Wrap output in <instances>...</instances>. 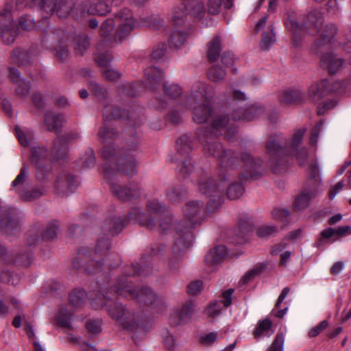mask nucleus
I'll list each match as a JSON object with an SVG mask.
<instances>
[{"label":"nucleus","instance_id":"obj_1","mask_svg":"<svg viewBox=\"0 0 351 351\" xmlns=\"http://www.w3.org/2000/svg\"><path fill=\"white\" fill-rule=\"evenodd\" d=\"M117 136L116 130L106 125L101 127L98 132L99 141L105 144L101 150V156L106 160L102 167V172L108 180L112 193L119 199L127 201L138 197L140 195L139 189L137 186L123 187L119 182L122 173L132 176L137 172L135 156L138 153L140 139L132 132L126 139L124 156L119 158L114 147L110 145Z\"/></svg>","mask_w":351,"mask_h":351},{"label":"nucleus","instance_id":"obj_2","mask_svg":"<svg viewBox=\"0 0 351 351\" xmlns=\"http://www.w3.org/2000/svg\"><path fill=\"white\" fill-rule=\"evenodd\" d=\"M306 131L305 128L295 130L291 139L282 144V138L280 135L270 136L266 147L269 153L271 167L276 173H280L284 169L289 155L294 156L300 165H305L308 159V151L302 145L303 136Z\"/></svg>","mask_w":351,"mask_h":351},{"label":"nucleus","instance_id":"obj_3","mask_svg":"<svg viewBox=\"0 0 351 351\" xmlns=\"http://www.w3.org/2000/svg\"><path fill=\"white\" fill-rule=\"evenodd\" d=\"M208 86L204 82H197L192 88L187 98V106L193 109V119L198 124L209 122L212 130L221 131L224 128L229 119L223 114L215 113L209 101L212 98Z\"/></svg>","mask_w":351,"mask_h":351},{"label":"nucleus","instance_id":"obj_4","mask_svg":"<svg viewBox=\"0 0 351 351\" xmlns=\"http://www.w3.org/2000/svg\"><path fill=\"white\" fill-rule=\"evenodd\" d=\"M203 208L204 204L197 201H191L186 204L184 213L185 220L188 221L189 224H180L176 232L173 247V253L176 255L191 245L193 234L189 229L199 223L198 215Z\"/></svg>","mask_w":351,"mask_h":351},{"label":"nucleus","instance_id":"obj_5","mask_svg":"<svg viewBox=\"0 0 351 351\" xmlns=\"http://www.w3.org/2000/svg\"><path fill=\"white\" fill-rule=\"evenodd\" d=\"M147 210L152 215L156 216H148L141 213L138 208L133 209L128 217L130 220H134L140 225L149 230H157L165 233L171 227L172 219L169 215L162 216L159 215L165 208V206L161 204L158 200H153L147 204Z\"/></svg>","mask_w":351,"mask_h":351},{"label":"nucleus","instance_id":"obj_6","mask_svg":"<svg viewBox=\"0 0 351 351\" xmlns=\"http://www.w3.org/2000/svg\"><path fill=\"white\" fill-rule=\"evenodd\" d=\"M119 25L118 30L114 36V41L121 43L134 28L135 22L130 10L123 9L115 16V19H108L101 25L100 29V35L103 38H106L112 31L115 24Z\"/></svg>","mask_w":351,"mask_h":351},{"label":"nucleus","instance_id":"obj_7","mask_svg":"<svg viewBox=\"0 0 351 351\" xmlns=\"http://www.w3.org/2000/svg\"><path fill=\"white\" fill-rule=\"evenodd\" d=\"M307 19L310 25L317 31V38L315 43V46L317 48L316 53H323L324 49H328L334 38L337 28L332 24L323 26L322 14L317 10L311 11L307 15Z\"/></svg>","mask_w":351,"mask_h":351},{"label":"nucleus","instance_id":"obj_8","mask_svg":"<svg viewBox=\"0 0 351 351\" xmlns=\"http://www.w3.org/2000/svg\"><path fill=\"white\" fill-rule=\"evenodd\" d=\"M68 36L62 29L47 28L43 32L42 43L45 48L51 49L54 56L61 60H66L69 56L68 50Z\"/></svg>","mask_w":351,"mask_h":351},{"label":"nucleus","instance_id":"obj_9","mask_svg":"<svg viewBox=\"0 0 351 351\" xmlns=\"http://www.w3.org/2000/svg\"><path fill=\"white\" fill-rule=\"evenodd\" d=\"M108 296H104V302L99 304L101 306H106L107 310L112 319H116L119 322L123 327L128 330L134 332L132 335V338L135 339L137 336L135 335V332L145 333V330L143 322L136 323L134 315L131 314L127 309H125L120 304H114L113 306H111L108 304Z\"/></svg>","mask_w":351,"mask_h":351},{"label":"nucleus","instance_id":"obj_10","mask_svg":"<svg viewBox=\"0 0 351 351\" xmlns=\"http://www.w3.org/2000/svg\"><path fill=\"white\" fill-rule=\"evenodd\" d=\"M218 132L213 130L211 132H208V131L199 129L197 132V136L199 141H202L205 152L221 160L220 165L221 167H230L234 161L232 154L226 152L219 143L213 141L208 136L210 134L217 136Z\"/></svg>","mask_w":351,"mask_h":351},{"label":"nucleus","instance_id":"obj_11","mask_svg":"<svg viewBox=\"0 0 351 351\" xmlns=\"http://www.w3.org/2000/svg\"><path fill=\"white\" fill-rule=\"evenodd\" d=\"M227 179L221 178L218 182L210 178L199 182V186L201 193L210 197L207 204L208 209L210 211L217 209L221 205V200L219 195L226 187L227 180H229V175H227Z\"/></svg>","mask_w":351,"mask_h":351},{"label":"nucleus","instance_id":"obj_12","mask_svg":"<svg viewBox=\"0 0 351 351\" xmlns=\"http://www.w3.org/2000/svg\"><path fill=\"white\" fill-rule=\"evenodd\" d=\"M113 290L118 295H123L136 299L141 303L152 304L156 298V294L148 287L136 291L132 289L126 279H121L115 285Z\"/></svg>","mask_w":351,"mask_h":351},{"label":"nucleus","instance_id":"obj_13","mask_svg":"<svg viewBox=\"0 0 351 351\" xmlns=\"http://www.w3.org/2000/svg\"><path fill=\"white\" fill-rule=\"evenodd\" d=\"M0 34L6 45L13 43L18 34V27L12 19L8 5L0 12Z\"/></svg>","mask_w":351,"mask_h":351},{"label":"nucleus","instance_id":"obj_14","mask_svg":"<svg viewBox=\"0 0 351 351\" xmlns=\"http://www.w3.org/2000/svg\"><path fill=\"white\" fill-rule=\"evenodd\" d=\"M110 3H114L112 0H93L84 1L81 4L80 13H75L76 18L82 17L86 13L88 14L105 15L110 12Z\"/></svg>","mask_w":351,"mask_h":351},{"label":"nucleus","instance_id":"obj_15","mask_svg":"<svg viewBox=\"0 0 351 351\" xmlns=\"http://www.w3.org/2000/svg\"><path fill=\"white\" fill-rule=\"evenodd\" d=\"M57 230L58 227L53 224L47 226L41 231L34 229L31 230L27 236L26 244L29 246H33L41 241L52 240L57 236Z\"/></svg>","mask_w":351,"mask_h":351},{"label":"nucleus","instance_id":"obj_16","mask_svg":"<svg viewBox=\"0 0 351 351\" xmlns=\"http://www.w3.org/2000/svg\"><path fill=\"white\" fill-rule=\"evenodd\" d=\"M78 186V182L72 175L64 173L58 176L55 181L56 190L64 195H69L73 192Z\"/></svg>","mask_w":351,"mask_h":351},{"label":"nucleus","instance_id":"obj_17","mask_svg":"<svg viewBox=\"0 0 351 351\" xmlns=\"http://www.w3.org/2000/svg\"><path fill=\"white\" fill-rule=\"evenodd\" d=\"M40 51L36 46L32 47L27 52L21 49L13 51L11 58L13 62L23 65L30 64L40 56Z\"/></svg>","mask_w":351,"mask_h":351},{"label":"nucleus","instance_id":"obj_18","mask_svg":"<svg viewBox=\"0 0 351 351\" xmlns=\"http://www.w3.org/2000/svg\"><path fill=\"white\" fill-rule=\"evenodd\" d=\"M329 92V82L322 80L313 83L308 88V97L314 103L319 102Z\"/></svg>","mask_w":351,"mask_h":351},{"label":"nucleus","instance_id":"obj_19","mask_svg":"<svg viewBox=\"0 0 351 351\" xmlns=\"http://www.w3.org/2000/svg\"><path fill=\"white\" fill-rule=\"evenodd\" d=\"M9 77L11 81L16 85V93L21 97H26L29 93V84L25 82L21 77L17 69L10 67L9 69Z\"/></svg>","mask_w":351,"mask_h":351},{"label":"nucleus","instance_id":"obj_20","mask_svg":"<svg viewBox=\"0 0 351 351\" xmlns=\"http://www.w3.org/2000/svg\"><path fill=\"white\" fill-rule=\"evenodd\" d=\"M343 63V59L332 52L324 53L320 61L322 67L330 74L336 73L341 68Z\"/></svg>","mask_w":351,"mask_h":351},{"label":"nucleus","instance_id":"obj_21","mask_svg":"<svg viewBox=\"0 0 351 351\" xmlns=\"http://www.w3.org/2000/svg\"><path fill=\"white\" fill-rule=\"evenodd\" d=\"M256 228V222L252 218L241 219L238 226L234 230V234L238 239V243H242L245 241V237L248 233Z\"/></svg>","mask_w":351,"mask_h":351},{"label":"nucleus","instance_id":"obj_22","mask_svg":"<svg viewBox=\"0 0 351 351\" xmlns=\"http://www.w3.org/2000/svg\"><path fill=\"white\" fill-rule=\"evenodd\" d=\"M64 121V117L60 114L53 112H47L45 114L44 122L49 131L59 132Z\"/></svg>","mask_w":351,"mask_h":351},{"label":"nucleus","instance_id":"obj_23","mask_svg":"<svg viewBox=\"0 0 351 351\" xmlns=\"http://www.w3.org/2000/svg\"><path fill=\"white\" fill-rule=\"evenodd\" d=\"M242 160L245 163L246 166L249 168V169L246 170V179H257L258 173L256 169L261 166V160L254 159L249 154L245 153L242 155Z\"/></svg>","mask_w":351,"mask_h":351},{"label":"nucleus","instance_id":"obj_24","mask_svg":"<svg viewBox=\"0 0 351 351\" xmlns=\"http://www.w3.org/2000/svg\"><path fill=\"white\" fill-rule=\"evenodd\" d=\"M228 255L225 245H219L212 249L206 256V262L209 265H213L222 261Z\"/></svg>","mask_w":351,"mask_h":351},{"label":"nucleus","instance_id":"obj_25","mask_svg":"<svg viewBox=\"0 0 351 351\" xmlns=\"http://www.w3.org/2000/svg\"><path fill=\"white\" fill-rule=\"evenodd\" d=\"M317 193L313 190L305 189L295 198L294 208L296 210H303L306 208L311 201L315 197Z\"/></svg>","mask_w":351,"mask_h":351},{"label":"nucleus","instance_id":"obj_26","mask_svg":"<svg viewBox=\"0 0 351 351\" xmlns=\"http://www.w3.org/2000/svg\"><path fill=\"white\" fill-rule=\"evenodd\" d=\"M302 95L300 90L297 89H289L282 92L280 97L279 101L284 106H289L295 104L301 101Z\"/></svg>","mask_w":351,"mask_h":351},{"label":"nucleus","instance_id":"obj_27","mask_svg":"<svg viewBox=\"0 0 351 351\" xmlns=\"http://www.w3.org/2000/svg\"><path fill=\"white\" fill-rule=\"evenodd\" d=\"M27 171L25 167L21 169L20 173L16 177L12 183V190L19 196L25 191L27 185Z\"/></svg>","mask_w":351,"mask_h":351},{"label":"nucleus","instance_id":"obj_28","mask_svg":"<svg viewBox=\"0 0 351 351\" xmlns=\"http://www.w3.org/2000/svg\"><path fill=\"white\" fill-rule=\"evenodd\" d=\"M188 14L196 19H201L205 14V8L202 0H194L185 5Z\"/></svg>","mask_w":351,"mask_h":351},{"label":"nucleus","instance_id":"obj_29","mask_svg":"<svg viewBox=\"0 0 351 351\" xmlns=\"http://www.w3.org/2000/svg\"><path fill=\"white\" fill-rule=\"evenodd\" d=\"M72 315L73 313L66 307L62 306L56 317V321L60 327L71 330L73 328L71 323Z\"/></svg>","mask_w":351,"mask_h":351},{"label":"nucleus","instance_id":"obj_30","mask_svg":"<svg viewBox=\"0 0 351 351\" xmlns=\"http://www.w3.org/2000/svg\"><path fill=\"white\" fill-rule=\"evenodd\" d=\"M125 221L120 217L108 219L105 222V229L112 235L119 234L124 228Z\"/></svg>","mask_w":351,"mask_h":351},{"label":"nucleus","instance_id":"obj_31","mask_svg":"<svg viewBox=\"0 0 351 351\" xmlns=\"http://www.w3.org/2000/svg\"><path fill=\"white\" fill-rule=\"evenodd\" d=\"M145 75L152 88H156L155 85L158 84L162 78V73L156 67L147 69Z\"/></svg>","mask_w":351,"mask_h":351},{"label":"nucleus","instance_id":"obj_32","mask_svg":"<svg viewBox=\"0 0 351 351\" xmlns=\"http://www.w3.org/2000/svg\"><path fill=\"white\" fill-rule=\"evenodd\" d=\"M48 156V152L45 147H35L32 149L30 160L32 163L39 165Z\"/></svg>","mask_w":351,"mask_h":351},{"label":"nucleus","instance_id":"obj_33","mask_svg":"<svg viewBox=\"0 0 351 351\" xmlns=\"http://www.w3.org/2000/svg\"><path fill=\"white\" fill-rule=\"evenodd\" d=\"M177 149L181 156L187 155L191 151V139L187 135L180 136L177 141Z\"/></svg>","mask_w":351,"mask_h":351},{"label":"nucleus","instance_id":"obj_34","mask_svg":"<svg viewBox=\"0 0 351 351\" xmlns=\"http://www.w3.org/2000/svg\"><path fill=\"white\" fill-rule=\"evenodd\" d=\"M221 40L219 37H216L213 41L208 45V57L210 61H215L219 55L221 51Z\"/></svg>","mask_w":351,"mask_h":351},{"label":"nucleus","instance_id":"obj_35","mask_svg":"<svg viewBox=\"0 0 351 351\" xmlns=\"http://www.w3.org/2000/svg\"><path fill=\"white\" fill-rule=\"evenodd\" d=\"M89 47L88 38L85 35L77 36L75 38V51L77 54L82 56Z\"/></svg>","mask_w":351,"mask_h":351},{"label":"nucleus","instance_id":"obj_36","mask_svg":"<svg viewBox=\"0 0 351 351\" xmlns=\"http://www.w3.org/2000/svg\"><path fill=\"white\" fill-rule=\"evenodd\" d=\"M193 311V306L191 302H187L180 309L177 310L175 313L176 316L178 317V321L175 324H179L181 321L184 320L189 317Z\"/></svg>","mask_w":351,"mask_h":351},{"label":"nucleus","instance_id":"obj_37","mask_svg":"<svg viewBox=\"0 0 351 351\" xmlns=\"http://www.w3.org/2000/svg\"><path fill=\"white\" fill-rule=\"evenodd\" d=\"M186 191L180 186L170 189L167 193V197L172 203H176L181 200Z\"/></svg>","mask_w":351,"mask_h":351},{"label":"nucleus","instance_id":"obj_38","mask_svg":"<svg viewBox=\"0 0 351 351\" xmlns=\"http://www.w3.org/2000/svg\"><path fill=\"white\" fill-rule=\"evenodd\" d=\"M243 193V187L240 182L232 183L227 189V196L230 199H236L240 197Z\"/></svg>","mask_w":351,"mask_h":351},{"label":"nucleus","instance_id":"obj_39","mask_svg":"<svg viewBox=\"0 0 351 351\" xmlns=\"http://www.w3.org/2000/svg\"><path fill=\"white\" fill-rule=\"evenodd\" d=\"M186 40V36L182 32L175 30L170 35L168 44L170 47H178L182 45Z\"/></svg>","mask_w":351,"mask_h":351},{"label":"nucleus","instance_id":"obj_40","mask_svg":"<svg viewBox=\"0 0 351 351\" xmlns=\"http://www.w3.org/2000/svg\"><path fill=\"white\" fill-rule=\"evenodd\" d=\"M262 271L263 269L261 266H258L247 272L241 279V281L239 282L240 286L241 287L252 282L254 279L261 274Z\"/></svg>","mask_w":351,"mask_h":351},{"label":"nucleus","instance_id":"obj_41","mask_svg":"<svg viewBox=\"0 0 351 351\" xmlns=\"http://www.w3.org/2000/svg\"><path fill=\"white\" fill-rule=\"evenodd\" d=\"M86 293L83 290H74L72 291L70 294L69 297V301L70 303L75 306L79 307L80 306L85 298Z\"/></svg>","mask_w":351,"mask_h":351},{"label":"nucleus","instance_id":"obj_42","mask_svg":"<svg viewBox=\"0 0 351 351\" xmlns=\"http://www.w3.org/2000/svg\"><path fill=\"white\" fill-rule=\"evenodd\" d=\"M210 80L217 82H221L226 77V72L221 67L213 66L210 68L208 73Z\"/></svg>","mask_w":351,"mask_h":351},{"label":"nucleus","instance_id":"obj_43","mask_svg":"<svg viewBox=\"0 0 351 351\" xmlns=\"http://www.w3.org/2000/svg\"><path fill=\"white\" fill-rule=\"evenodd\" d=\"M109 112L111 113L110 116L114 119L128 117L127 112L124 110L119 108H114L112 109L111 108H106L105 109V114L104 117V121H106L108 119V114Z\"/></svg>","mask_w":351,"mask_h":351},{"label":"nucleus","instance_id":"obj_44","mask_svg":"<svg viewBox=\"0 0 351 351\" xmlns=\"http://www.w3.org/2000/svg\"><path fill=\"white\" fill-rule=\"evenodd\" d=\"M82 162V168L87 169L93 167L95 165V157L92 149H88L81 158Z\"/></svg>","mask_w":351,"mask_h":351},{"label":"nucleus","instance_id":"obj_45","mask_svg":"<svg viewBox=\"0 0 351 351\" xmlns=\"http://www.w3.org/2000/svg\"><path fill=\"white\" fill-rule=\"evenodd\" d=\"M44 193L43 189L40 188L34 189L31 191H24L20 197L24 201H32L42 196Z\"/></svg>","mask_w":351,"mask_h":351},{"label":"nucleus","instance_id":"obj_46","mask_svg":"<svg viewBox=\"0 0 351 351\" xmlns=\"http://www.w3.org/2000/svg\"><path fill=\"white\" fill-rule=\"evenodd\" d=\"M289 23L290 25L287 23L286 26L291 29L293 34V40L295 42L298 36L300 35V32L306 30V27L291 19H289Z\"/></svg>","mask_w":351,"mask_h":351},{"label":"nucleus","instance_id":"obj_47","mask_svg":"<svg viewBox=\"0 0 351 351\" xmlns=\"http://www.w3.org/2000/svg\"><path fill=\"white\" fill-rule=\"evenodd\" d=\"M112 57L108 51L98 53L95 57L96 62L101 67L106 69L111 62Z\"/></svg>","mask_w":351,"mask_h":351},{"label":"nucleus","instance_id":"obj_48","mask_svg":"<svg viewBox=\"0 0 351 351\" xmlns=\"http://www.w3.org/2000/svg\"><path fill=\"white\" fill-rule=\"evenodd\" d=\"M164 91L171 98H176L182 93L181 88L176 84H165Z\"/></svg>","mask_w":351,"mask_h":351},{"label":"nucleus","instance_id":"obj_49","mask_svg":"<svg viewBox=\"0 0 351 351\" xmlns=\"http://www.w3.org/2000/svg\"><path fill=\"white\" fill-rule=\"evenodd\" d=\"M19 25L25 30H31L35 27V22L31 16L25 15L21 16Z\"/></svg>","mask_w":351,"mask_h":351},{"label":"nucleus","instance_id":"obj_50","mask_svg":"<svg viewBox=\"0 0 351 351\" xmlns=\"http://www.w3.org/2000/svg\"><path fill=\"white\" fill-rule=\"evenodd\" d=\"M184 16V12L182 8H175L172 10L171 19L173 23L176 25H179L183 23V19Z\"/></svg>","mask_w":351,"mask_h":351},{"label":"nucleus","instance_id":"obj_51","mask_svg":"<svg viewBox=\"0 0 351 351\" xmlns=\"http://www.w3.org/2000/svg\"><path fill=\"white\" fill-rule=\"evenodd\" d=\"M284 345V335L282 333H278L268 351H282Z\"/></svg>","mask_w":351,"mask_h":351},{"label":"nucleus","instance_id":"obj_52","mask_svg":"<svg viewBox=\"0 0 351 351\" xmlns=\"http://www.w3.org/2000/svg\"><path fill=\"white\" fill-rule=\"evenodd\" d=\"M19 143L23 146H28L32 143L33 137L31 134H26L23 131L16 129Z\"/></svg>","mask_w":351,"mask_h":351},{"label":"nucleus","instance_id":"obj_53","mask_svg":"<svg viewBox=\"0 0 351 351\" xmlns=\"http://www.w3.org/2000/svg\"><path fill=\"white\" fill-rule=\"evenodd\" d=\"M221 307V303H219L218 302H211L209 306L206 310V314L209 317L214 318L217 315L220 314Z\"/></svg>","mask_w":351,"mask_h":351},{"label":"nucleus","instance_id":"obj_54","mask_svg":"<svg viewBox=\"0 0 351 351\" xmlns=\"http://www.w3.org/2000/svg\"><path fill=\"white\" fill-rule=\"evenodd\" d=\"M61 143V139H56L52 148L53 152L56 154L58 158H63L66 153V147L64 145L60 147Z\"/></svg>","mask_w":351,"mask_h":351},{"label":"nucleus","instance_id":"obj_55","mask_svg":"<svg viewBox=\"0 0 351 351\" xmlns=\"http://www.w3.org/2000/svg\"><path fill=\"white\" fill-rule=\"evenodd\" d=\"M86 327L89 332L93 335H97L101 332V321L99 319L88 321Z\"/></svg>","mask_w":351,"mask_h":351},{"label":"nucleus","instance_id":"obj_56","mask_svg":"<svg viewBox=\"0 0 351 351\" xmlns=\"http://www.w3.org/2000/svg\"><path fill=\"white\" fill-rule=\"evenodd\" d=\"M272 215L278 220L286 221L290 215V212L286 208H277L273 210Z\"/></svg>","mask_w":351,"mask_h":351},{"label":"nucleus","instance_id":"obj_57","mask_svg":"<svg viewBox=\"0 0 351 351\" xmlns=\"http://www.w3.org/2000/svg\"><path fill=\"white\" fill-rule=\"evenodd\" d=\"M276 35L274 32L273 27H269L268 32H265V50L269 49L275 42Z\"/></svg>","mask_w":351,"mask_h":351},{"label":"nucleus","instance_id":"obj_58","mask_svg":"<svg viewBox=\"0 0 351 351\" xmlns=\"http://www.w3.org/2000/svg\"><path fill=\"white\" fill-rule=\"evenodd\" d=\"M203 289V282L200 280L192 282L188 286V291L191 295H197Z\"/></svg>","mask_w":351,"mask_h":351},{"label":"nucleus","instance_id":"obj_59","mask_svg":"<svg viewBox=\"0 0 351 351\" xmlns=\"http://www.w3.org/2000/svg\"><path fill=\"white\" fill-rule=\"evenodd\" d=\"M110 247V242L108 239L99 240L95 249V254L101 255L105 254Z\"/></svg>","mask_w":351,"mask_h":351},{"label":"nucleus","instance_id":"obj_60","mask_svg":"<svg viewBox=\"0 0 351 351\" xmlns=\"http://www.w3.org/2000/svg\"><path fill=\"white\" fill-rule=\"evenodd\" d=\"M328 326L326 320L322 321L318 325L310 330L308 335L310 337H315L317 336L322 331L325 330Z\"/></svg>","mask_w":351,"mask_h":351},{"label":"nucleus","instance_id":"obj_61","mask_svg":"<svg viewBox=\"0 0 351 351\" xmlns=\"http://www.w3.org/2000/svg\"><path fill=\"white\" fill-rule=\"evenodd\" d=\"M207 5L208 14H216L220 10L221 1V0H209Z\"/></svg>","mask_w":351,"mask_h":351},{"label":"nucleus","instance_id":"obj_62","mask_svg":"<svg viewBox=\"0 0 351 351\" xmlns=\"http://www.w3.org/2000/svg\"><path fill=\"white\" fill-rule=\"evenodd\" d=\"M193 170V167L190 162V159L186 158L180 165V171L184 175H188Z\"/></svg>","mask_w":351,"mask_h":351},{"label":"nucleus","instance_id":"obj_63","mask_svg":"<svg viewBox=\"0 0 351 351\" xmlns=\"http://www.w3.org/2000/svg\"><path fill=\"white\" fill-rule=\"evenodd\" d=\"M167 49L166 45L165 43L160 44L152 52V58L155 60L160 59L165 53Z\"/></svg>","mask_w":351,"mask_h":351},{"label":"nucleus","instance_id":"obj_64","mask_svg":"<svg viewBox=\"0 0 351 351\" xmlns=\"http://www.w3.org/2000/svg\"><path fill=\"white\" fill-rule=\"evenodd\" d=\"M103 73L104 77L110 81L116 80L120 77V73L117 71L111 68L106 67L104 69Z\"/></svg>","mask_w":351,"mask_h":351}]
</instances>
